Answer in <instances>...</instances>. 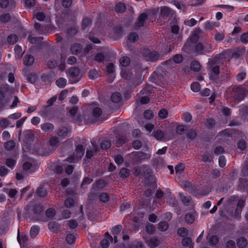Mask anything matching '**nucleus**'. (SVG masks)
I'll list each match as a JSON object with an SVG mask.
<instances>
[{
    "instance_id": "obj_16",
    "label": "nucleus",
    "mask_w": 248,
    "mask_h": 248,
    "mask_svg": "<svg viewBox=\"0 0 248 248\" xmlns=\"http://www.w3.org/2000/svg\"><path fill=\"white\" fill-rule=\"evenodd\" d=\"M146 242L151 248H154L158 246L160 243L159 239L155 237H152L146 240Z\"/></svg>"
},
{
    "instance_id": "obj_35",
    "label": "nucleus",
    "mask_w": 248,
    "mask_h": 248,
    "mask_svg": "<svg viewBox=\"0 0 248 248\" xmlns=\"http://www.w3.org/2000/svg\"><path fill=\"white\" fill-rule=\"evenodd\" d=\"M126 7L124 4L120 3L115 6V11L117 13H123L125 11Z\"/></svg>"
},
{
    "instance_id": "obj_18",
    "label": "nucleus",
    "mask_w": 248,
    "mask_h": 248,
    "mask_svg": "<svg viewBox=\"0 0 248 248\" xmlns=\"http://www.w3.org/2000/svg\"><path fill=\"white\" fill-rule=\"evenodd\" d=\"M220 25L218 22L215 21H206L204 24V28L205 30H212L214 28L218 27Z\"/></svg>"
},
{
    "instance_id": "obj_26",
    "label": "nucleus",
    "mask_w": 248,
    "mask_h": 248,
    "mask_svg": "<svg viewBox=\"0 0 248 248\" xmlns=\"http://www.w3.org/2000/svg\"><path fill=\"white\" fill-rule=\"evenodd\" d=\"M100 76V71L95 69H92L89 72V77L91 79H94Z\"/></svg>"
},
{
    "instance_id": "obj_56",
    "label": "nucleus",
    "mask_w": 248,
    "mask_h": 248,
    "mask_svg": "<svg viewBox=\"0 0 248 248\" xmlns=\"http://www.w3.org/2000/svg\"><path fill=\"white\" fill-rule=\"evenodd\" d=\"M146 231L147 232L150 234H153L155 232V228L154 226L152 224L147 225L146 226Z\"/></svg>"
},
{
    "instance_id": "obj_28",
    "label": "nucleus",
    "mask_w": 248,
    "mask_h": 248,
    "mask_svg": "<svg viewBox=\"0 0 248 248\" xmlns=\"http://www.w3.org/2000/svg\"><path fill=\"white\" fill-rule=\"evenodd\" d=\"M122 99V96L119 93H113L111 96V100L112 102L117 103L120 101Z\"/></svg>"
},
{
    "instance_id": "obj_38",
    "label": "nucleus",
    "mask_w": 248,
    "mask_h": 248,
    "mask_svg": "<svg viewBox=\"0 0 248 248\" xmlns=\"http://www.w3.org/2000/svg\"><path fill=\"white\" fill-rule=\"evenodd\" d=\"M33 160L31 158L29 159L27 161H26L23 165V168L24 170H30L32 166Z\"/></svg>"
},
{
    "instance_id": "obj_25",
    "label": "nucleus",
    "mask_w": 248,
    "mask_h": 248,
    "mask_svg": "<svg viewBox=\"0 0 248 248\" xmlns=\"http://www.w3.org/2000/svg\"><path fill=\"white\" fill-rule=\"evenodd\" d=\"M12 0L10 1L9 0H0V7L3 9H5L10 6L11 8H13L15 6L14 4H13Z\"/></svg>"
},
{
    "instance_id": "obj_34",
    "label": "nucleus",
    "mask_w": 248,
    "mask_h": 248,
    "mask_svg": "<svg viewBox=\"0 0 248 248\" xmlns=\"http://www.w3.org/2000/svg\"><path fill=\"white\" fill-rule=\"evenodd\" d=\"M39 232V228L37 226H32L30 230V235L32 238L35 237Z\"/></svg>"
},
{
    "instance_id": "obj_19",
    "label": "nucleus",
    "mask_w": 248,
    "mask_h": 248,
    "mask_svg": "<svg viewBox=\"0 0 248 248\" xmlns=\"http://www.w3.org/2000/svg\"><path fill=\"white\" fill-rule=\"evenodd\" d=\"M122 229V226L121 225H116L112 229V233L114 235V240L115 243H116L118 242L117 235L120 233Z\"/></svg>"
},
{
    "instance_id": "obj_3",
    "label": "nucleus",
    "mask_w": 248,
    "mask_h": 248,
    "mask_svg": "<svg viewBox=\"0 0 248 248\" xmlns=\"http://www.w3.org/2000/svg\"><path fill=\"white\" fill-rule=\"evenodd\" d=\"M246 90L242 86H234L232 88L231 96L235 100L240 101L244 99Z\"/></svg>"
},
{
    "instance_id": "obj_36",
    "label": "nucleus",
    "mask_w": 248,
    "mask_h": 248,
    "mask_svg": "<svg viewBox=\"0 0 248 248\" xmlns=\"http://www.w3.org/2000/svg\"><path fill=\"white\" fill-rule=\"evenodd\" d=\"M158 228L160 231L164 232L168 230L169 224L166 221H162L159 223Z\"/></svg>"
},
{
    "instance_id": "obj_54",
    "label": "nucleus",
    "mask_w": 248,
    "mask_h": 248,
    "mask_svg": "<svg viewBox=\"0 0 248 248\" xmlns=\"http://www.w3.org/2000/svg\"><path fill=\"white\" fill-rule=\"evenodd\" d=\"M109 199V195L106 193H102L99 195V199L103 202H108Z\"/></svg>"
},
{
    "instance_id": "obj_60",
    "label": "nucleus",
    "mask_w": 248,
    "mask_h": 248,
    "mask_svg": "<svg viewBox=\"0 0 248 248\" xmlns=\"http://www.w3.org/2000/svg\"><path fill=\"white\" fill-rule=\"evenodd\" d=\"M144 117L146 119H151L153 118L154 114L151 110H146L144 112Z\"/></svg>"
},
{
    "instance_id": "obj_23",
    "label": "nucleus",
    "mask_w": 248,
    "mask_h": 248,
    "mask_svg": "<svg viewBox=\"0 0 248 248\" xmlns=\"http://www.w3.org/2000/svg\"><path fill=\"white\" fill-rule=\"evenodd\" d=\"M147 17V15L146 13L141 14L138 17V21L136 22V25L139 27L143 26Z\"/></svg>"
},
{
    "instance_id": "obj_33",
    "label": "nucleus",
    "mask_w": 248,
    "mask_h": 248,
    "mask_svg": "<svg viewBox=\"0 0 248 248\" xmlns=\"http://www.w3.org/2000/svg\"><path fill=\"white\" fill-rule=\"evenodd\" d=\"M42 40V37H34L30 36L28 38L29 41L31 44H39Z\"/></svg>"
},
{
    "instance_id": "obj_7",
    "label": "nucleus",
    "mask_w": 248,
    "mask_h": 248,
    "mask_svg": "<svg viewBox=\"0 0 248 248\" xmlns=\"http://www.w3.org/2000/svg\"><path fill=\"white\" fill-rule=\"evenodd\" d=\"M159 9V19L161 21L162 20H165L166 18L173 16V10L167 6L160 7Z\"/></svg>"
},
{
    "instance_id": "obj_39",
    "label": "nucleus",
    "mask_w": 248,
    "mask_h": 248,
    "mask_svg": "<svg viewBox=\"0 0 248 248\" xmlns=\"http://www.w3.org/2000/svg\"><path fill=\"white\" fill-rule=\"evenodd\" d=\"M120 175L123 178H127L130 175V171L126 168H122L120 171Z\"/></svg>"
},
{
    "instance_id": "obj_37",
    "label": "nucleus",
    "mask_w": 248,
    "mask_h": 248,
    "mask_svg": "<svg viewBox=\"0 0 248 248\" xmlns=\"http://www.w3.org/2000/svg\"><path fill=\"white\" fill-rule=\"evenodd\" d=\"M182 201L184 204L186 206L190 205L192 203L191 198L189 196H181Z\"/></svg>"
},
{
    "instance_id": "obj_45",
    "label": "nucleus",
    "mask_w": 248,
    "mask_h": 248,
    "mask_svg": "<svg viewBox=\"0 0 248 248\" xmlns=\"http://www.w3.org/2000/svg\"><path fill=\"white\" fill-rule=\"evenodd\" d=\"M192 44L193 43L191 42L190 40H189L188 39L185 44L183 49L186 52H188L189 51H190L192 48Z\"/></svg>"
},
{
    "instance_id": "obj_29",
    "label": "nucleus",
    "mask_w": 248,
    "mask_h": 248,
    "mask_svg": "<svg viewBox=\"0 0 248 248\" xmlns=\"http://www.w3.org/2000/svg\"><path fill=\"white\" fill-rule=\"evenodd\" d=\"M67 83V80L63 78H60L56 81V84L59 88H63Z\"/></svg>"
},
{
    "instance_id": "obj_51",
    "label": "nucleus",
    "mask_w": 248,
    "mask_h": 248,
    "mask_svg": "<svg viewBox=\"0 0 248 248\" xmlns=\"http://www.w3.org/2000/svg\"><path fill=\"white\" fill-rule=\"evenodd\" d=\"M151 154L150 152L148 153H144L142 152H139L138 153V157L140 159H148L151 157Z\"/></svg>"
},
{
    "instance_id": "obj_8",
    "label": "nucleus",
    "mask_w": 248,
    "mask_h": 248,
    "mask_svg": "<svg viewBox=\"0 0 248 248\" xmlns=\"http://www.w3.org/2000/svg\"><path fill=\"white\" fill-rule=\"evenodd\" d=\"M35 152L36 154L39 155H48L51 154V150H49L48 145H43L41 144H38L36 145Z\"/></svg>"
},
{
    "instance_id": "obj_32",
    "label": "nucleus",
    "mask_w": 248,
    "mask_h": 248,
    "mask_svg": "<svg viewBox=\"0 0 248 248\" xmlns=\"http://www.w3.org/2000/svg\"><path fill=\"white\" fill-rule=\"evenodd\" d=\"M17 36L14 34L9 35L7 37V42L10 45H13L17 41Z\"/></svg>"
},
{
    "instance_id": "obj_52",
    "label": "nucleus",
    "mask_w": 248,
    "mask_h": 248,
    "mask_svg": "<svg viewBox=\"0 0 248 248\" xmlns=\"http://www.w3.org/2000/svg\"><path fill=\"white\" fill-rule=\"evenodd\" d=\"M6 193L11 198H14L18 193V191L16 189L10 188L7 189Z\"/></svg>"
},
{
    "instance_id": "obj_61",
    "label": "nucleus",
    "mask_w": 248,
    "mask_h": 248,
    "mask_svg": "<svg viewBox=\"0 0 248 248\" xmlns=\"http://www.w3.org/2000/svg\"><path fill=\"white\" fill-rule=\"evenodd\" d=\"M139 39L138 34L135 32L130 33L128 36V40L129 41L134 42Z\"/></svg>"
},
{
    "instance_id": "obj_15",
    "label": "nucleus",
    "mask_w": 248,
    "mask_h": 248,
    "mask_svg": "<svg viewBox=\"0 0 248 248\" xmlns=\"http://www.w3.org/2000/svg\"><path fill=\"white\" fill-rule=\"evenodd\" d=\"M201 32L202 30L200 29V28H196L194 30L190 37L188 38V39L190 40L191 42L193 43H196L199 39V35Z\"/></svg>"
},
{
    "instance_id": "obj_59",
    "label": "nucleus",
    "mask_w": 248,
    "mask_h": 248,
    "mask_svg": "<svg viewBox=\"0 0 248 248\" xmlns=\"http://www.w3.org/2000/svg\"><path fill=\"white\" fill-rule=\"evenodd\" d=\"M37 195L41 197H44L46 195V190L43 187L39 188L36 191Z\"/></svg>"
},
{
    "instance_id": "obj_17",
    "label": "nucleus",
    "mask_w": 248,
    "mask_h": 248,
    "mask_svg": "<svg viewBox=\"0 0 248 248\" xmlns=\"http://www.w3.org/2000/svg\"><path fill=\"white\" fill-rule=\"evenodd\" d=\"M41 128L45 132L50 133L54 129V126L50 123L46 122L41 125Z\"/></svg>"
},
{
    "instance_id": "obj_48",
    "label": "nucleus",
    "mask_w": 248,
    "mask_h": 248,
    "mask_svg": "<svg viewBox=\"0 0 248 248\" xmlns=\"http://www.w3.org/2000/svg\"><path fill=\"white\" fill-rule=\"evenodd\" d=\"M11 19L9 14H4L0 16V21L2 23L8 22Z\"/></svg>"
},
{
    "instance_id": "obj_46",
    "label": "nucleus",
    "mask_w": 248,
    "mask_h": 248,
    "mask_svg": "<svg viewBox=\"0 0 248 248\" xmlns=\"http://www.w3.org/2000/svg\"><path fill=\"white\" fill-rule=\"evenodd\" d=\"M215 124V121L213 119H208L204 123L205 126L208 128H212Z\"/></svg>"
},
{
    "instance_id": "obj_6",
    "label": "nucleus",
    "mask_w": 248,
    "mask_h": 248,
    "mask_svg": "<svg viewBox=\"0 0 248 248\" xmlns=\"http://www.w3.org/2000/svg\"><path fill=\"white\" fill-rule=\"evenodd\" d=\"M69 80L72 83H76L82 77L79 70L76 67L71 68L69 70Z\"/></svg>"
},
{
    "instance_id": "obj_55",
    "label": "nucleus",
    "mask_w": 248,
    "mask_h": 248,
    "mask_svg": "<svg viewBox=\"0 0 248 248\" xmlns=\"http://www.w3.org/2000/svg\"><path fill=\"white\" fill-rule=\"evenodd\" d=\"M15 52L17 57H21L23 54L21 47L18 45H16L15 47Z\"/></svg>"
},
{
    "instance_id": "obj_31",
    "label": "nucleus",
    "mask_w": 248,
    "mask_h": 248,
    "mask_svg": "<svg viewBox=\"0 0 248 248\" xmlns=\"http://www.w3.org/2000/svg\"><path fill=\"white\" fill-rule=\"evenodd\" d=\"M120 64L124 67L127 66L130 62V59L127 57H123L120 59Z\"/></svg>"
},
{
    "instance_id": "obj_62",
    "label": "nucleus",
    "mask_w": 248,
    "mask_h": 248,
    "mask_svg": "<svg viewBox=\"0 0 248 248\" xmlns=\"http://www.w3.org/2000/svg\"><path fill=\"white\" fill-rule=\"evenodd\" d=\"M94 60L97 62H103L104 60V56L102 53H98L95 55Z\"/></svg>"
},
{
    "instance_id": "obj_64",
    "label": "nucleus",
    "mask_w": 248,
    "mask_h": 248,
    "mask_svg": "<svg viewBox=\"0 0 248 248\" xmlns=\"http://www.w3.org/2000/svg\"><path fill=\"white\" fill-rule=\"evenodd\" d=\"M241 41L244 44L248 43V32H245L240 36Z\"/></svg>"
},
{
    "instance_id": "obj_11",
    "label": "nucleus",
    "mask_w": 248,
    "mask_h": 248,
    "mask_svg": "<svg viewBox=\"0 0 248 248\" xmlns=\"http://www.w3.org/2000/svg\"><path fill=\"white\" fill-rule=\"evenodd\" d=\"M151 136L157 140L165 141L169 139L166 138V135L164 132L160 129H157L154 131Z\"/></svg>"
},
{
    "instance_id": "obj_20",
    "label": "nucleus",
    "mask_w": 248,
    "mask_h": 248,
    "mask_svg": "<svg viewBox=\"0 0 248 248\" xmlns=\"http://www.w3.org/2000/svg\"><path fill=\"white\" fill-rule=\"evenodd\" d=\"M70 130L65 127H62L60 128L57 132L58 135L62 139L65 138L67 137L70 132Z\"/></svg>"
},
{
    "instance_id": "obj_42",
    "label": "nucleus",
    "mask_w": 248,
    "mask_h": 248,
    "mask_svg": "<svg viewBox=\"0 0 248 248\" xmlns=\"http://www.w3.org/2000/svg\"><path fill=\"white\" fill-rule=\"evenodd\" d=\"M15 146V142L11 140L7 141L4 144V147L8 150H11L13 149Z\"/></svg>"
},
{
    "instance_id": "obj_40",
    "label": "nucleus",
    "mask_w": 248,
    "mask_h": 248,
    "mask_svg": "<svg viewBox=\"0 0 248 248\" xmlns=\"http://www.w3.org/2000/svg\"><path fill=\"white\" fill-rule=\"evenodd\" d=\"M182 244L185 247H190L193 246V244L192 243V240L189 237H185L182 240Z\"/></svg>"
},
{
    "instance_id": "obj_2",
    "label": "nucleus",
    "mask_w": 248,
    "mask_h": 248,
    "mask_svg": "<svg viewBox=\"0 0 248 248\" xmlns=\"http://www.w3.org/2000/svg\"><path fill=\"white\" fill-rule=\"evenodd\" d=\"M213 50V45L207 42L198 43L194 48V52L197 54H204Z\"/></svg>"
},
{
    "instance_id": "obj_12",
    "label": "nucleus",
    "mask_w": 248,
    "mask_h": 248,
    "mask_svg": "<svg viewBox=\"0 0 248 248\" xmlns=\"http://www.w3.org/2000/svg\"><path fill=\"white\" fill-rule=\"evenodd\" d=\"M59 142V141L57 137L52 136L50 138L48 144L47 145H48L49 150H51L52 153L58 147Z\"/></svg>"
},
{
    "instance_id": "obj_10",
    "label": "nucleus",
    "mask_w": 248,
    "mask_h": 248,
    "mask_svg": "<svg viewBox=\"0 0 248 248\" xmlns=\"http://www.w3.org/2000/svg\"><path fill=\"white\" fill-rule=\"evenodd\" d=\"M144 55L148 61L155 62L159 59L160 56L155 51H151L149 50H145Z\"/></svg>"
},
{
    "instance_id": "obj_44",
    "label": "nucleus",
    "mask_w": 248,
    "mask_h": 248,
    "mask_svg": "<svg viewBox=\"0 0 248 248\" xmlns=\"http://www.w3.org/2000/svg\"><path fill=\"white\" fill-rule=\"evenodd\" d=\"M237 245L240 248H244L247 245V241L244 238L241 237L238 239Z\"/></svg>"
},
{
    "instance_id": "obj_21",
    "label": "nucleus",
    "mask_w": 248,
    "mask_h": 248,
    "mask_svg": "<svg viewBox=\"0 0 248 248\" xmlns=\"http://www.w3.org/2000/svg\"><path fill=\"white\" fill-rule=\"evenodd\" d=\"M195 212L194 210L191 211L190 213L186 214L185 216V221L188 224H191L195 220Z\"/></svg>"
},
{
    "instance_id": "obj_53",
    "label": "nucleus",
    "mask_w": 248,
    "mask_h": 248,
    "mask_svg": "<svg viewBox=\"0 0 248 248\" xmlns=\"http://www.w3.org/2000/svg\"><path fill=\"white\" fill-rule=\"evenodd\" d=\"M200 85L198 82H194L191 85V89L194 92H198L200 90Z\"/></svg>"
},
{
    "instance_id": "obj_41",
    "label": "nucleus",
    "mask_w": 248,
    "mask_h": 248,
    "mask_svg": "<svg viewBox=\"0 0 248 248\" xmlns=\"http://www.w3.org/2000/svg\"><path fill=\"white\" fill-rule=\"evenodd\" d=\"M111 143L108 140H103L100 146L103 150H107L110 147Z\"/></svg>"
},
{
    "instance_id": "obj_63",
    "label": "nucleus",
    "mask_w": 248,
    "mask_h": 248,
    "mask_svg": "<svg viewBox=\"0 0 248 248\" xmlns=\"http://www.w3.org/2000/svg\"><path fill=\"white\" fill-rule=\"evenodd\" d=\"M168 114V111L165 109H162L158 112V116L161 119L167 118Z\"/></svg>"
},
{
    "instance_id": "obj_50",
    "label": "nucleus",
    "mask_w": 248,
    "mask_h": 248,
    "mask_svg": "<svg viewBox=\"0 0 248 248\" xmlns=\"http://www.w3.org/2000/svg\"><path fill=\"white\" fill-rule=\"evenodd\" d=\"M106 68L108 73L113 77V72L114 71V64L112 63H109L107 65Z\"/></svg>"
},
{
    "instance_id": "obj_49",
    "label": "nucleus",
    "mask_w": 248,
    "mask_h": 248,
    "mask_svg": "<svg viewBox=\"0 0 248 248\" xmlns=\"http://www.w3.org/2000/svg\"><path fill=\"white\" fill-rule=\"evenodd\" d=\"M102 110L99 107L93 108L92 111L93 115L96 118L99 117L102 114Z\"/></svg>"
},
{
    "instance_id": "obj_27",
    "label": "nucleus",
    "mask_w": 248,
    "mask_h": 248,
    "mask_svg": "<svg viewBox=\"0 0 248 248\" xmlns=\"http://www.w3.org/2000/svg\"><path fill=\"white\" fill-rule=\"evenodd\" d=\"M190 67L191 69L193 71L195 72H198L201 69V65L198 61H194L191 62Z\"/></svg>"
},
{
    "instance_id": "obj_58",
    "label": "nucleus",
    "mask_w": 248,
    "mask_h": 248,
    "mask_svg": "<svg viewBox=\"0 0 248 248\" xmlns=\"http://www.w3.org/2000/svg\"><path fill=\"white\" fill-rule=\"evenodd\" d=\"M197 23V21L194 18H192L189 20H187L185 22V25L189 26L192 27L196 25Z\"/></svg>"
},
{
    "instance_id": "obj_30",
    "label": "nucleus",
    "mask_w": 248,
    "mask_h": 248,
    "mask_svg": "<svg viewBox=\"0 0 248 248\" xmlns=\"http://www.w3.org/2000/svg\"><path fill=\"white\" fill-rule=\"evenodd\" d=\"M76 239V235L72 233H69L67 235L65 240L69 244H73Z\"/></svg>"
},
{
    "instance_id": "obj_47",
    "label": "nucleus",
    "mask_w": 248,
    "mask_h": 248,
    "mask_svg": "<svg viewBox=\"0 0 248 248\" xmlns=\"http://www.w3.org/2000/svg\"><path fill=\"white\" fill-rule=\"evenodd\" d=\"M177 233L181 237H186L188 234V230L185 228H180L178 230Z\"/></svg>"
},
{
    "instance_id": "obj_1",
    "label": "nucleus",
    "mask_w": 248,
    "mask_h": 248,
    "mask_svg": "<svg viewBox=\"0 0 248 248\" xmlns=\"http://www.w3.org/2000/svg\"><path fill=\"white\" fill-rule=\"evenodd\" d=\"M12 98V92L8 85H3L0 88V109L6 106Z\"/></svg>"
},
{
    "instance_id": "obj_4",
    "label": "nucleus",
    "mask_w": 248,
    "mask_h": 248,
    "mask_svg": "<svg viewBox=\"0 0 248 248\" xmlns=\"http://www.w3.org/2000/svg\"><path fill=\"white\" fill-rule=\"evenodd\" d=\"M84 154V149L82 145L78 144L77 146L75 153L73 156L67 158V161L70 163L76 162L80 159Z\"/></svg>"
},
{
    "instance_id": "obj_14",
    "label": "nucleus",
    "mask_w": 248,
    "mask_h": 248,
    "mask_svg": "<svg viewBox=\"0 0 248 248\" xmlns=\"http://www.w3.org/2000/svg\"><path fill=\"white\" fill-rule=\"evenodd\" d=\"M69 113H70L73 120L76 123H79L81 121V117L78 112V108L76 107H73L70 110Z\"/></svg>"
},
{
    "instance_id": "obj_5",
    "label": "nucleus",
    "mask_w": 248,
    "mask_h": 248,
    "mask_svg": "<svg viewBox=\"0 0 248 248\" xmlns=\"http://www.w3.org/2000/svg\"><path fill=\"white\" fill-rule=\"evenodd\" d=\"M245 199H241L238 201L236 208L234 212H231L229 210L228 212L230 215L232 217L239 219L240 217V214L242 211L243 208L245 205Z\"/></svg>"
},
{
    "instance_id": "obj_9",
    "label": "nucleus",
    "mask_w": 248,
    "mask_h": 248,
    "mask_svg": "<svg viewBox=\"0 0 248 248\" xmlns=\"http://www.w3.org/2000/svg\"><path fill=\"white\" fill-rule=\"evenodd\" d=\"M217 61V58H214L210 59L208 62L209 69L215 75H217L219 73V67L218 65H216Z\"/></svg>"
},
{
    "instance_id": "obj_57",
    "label": "nucleus",
    "mask_w": 248,
    "mask_h": 248,
    "mask_svg": "<svg viewBox=\"0 0 248 248\" xmlns=\"http://www.w3.org/2000/svg\"><path fill=\"white\" fill-rule=\"evenodd\" d=\"M43 207L39 204L35 205L32 208V211L35 214H39L43 211Z\"/></svg>"
},
{
    "instance_id": "obj_43",
    "label": "nucleus",
    "mask_w": 248,
    "mask_h": 248,
    "mask_svg": "<svg viewBox=\"0 0 248 248\" xmlns=\"http://www.w3.org/2000/svg\"><path fill=\"white\" fill-rule=\"evenodd\" d=\"M48 226L49 229L53 232H56L58 229V224L55 222H50Z\"/></svg>"
},
{
    "instance_id": "obj_22",
    "label": "nucleus",
    "mask_w": 248,
    "mask_h": 248,
    "mask_svg": "<svg viewBox=\"0 0 248 248\" xmlns=\"http://www.w3.org/2000/svg\"><path fill=\"white\" fill-rule=\"evenodd\" d=\"M34 61V57L31 55H26L23 58V62L25 65L30 66L33 64Z\"/></svg>"
},
{
    "instance_id": "obj_24",
    "label": "nucleus",
    "mask_w": 248,
    "mask_h": 248,
    "mask_svg": "<svg viewBox=\"0 0 248 248\" xmlns=\"http://www.w3.org/2000/svg\"><path fill=\"white\" fill-rule=\"evenodd\" d=\"M70 50L71 52L74 54H78L82 50V47L79 44H74L71 46Z\"/></svg>"
},
{
    "instance_id": "obj_13",
    "label": "nucleus",
    "mask_w": 248,
    "mask_h": 248,
    "mask_svg": "<svg viewBox=\"0 0 248 248\" xmlns=\"http://www.w3.org/2000/svg\"><path fill=\"white\" fill-rule=\"evenodd\" d=\"M91 143L92 144V148L87 150L86 152V156L88 158H91L95 155L99 150L98 147L97 146L94 141L92 140Z\"/></svg>"
}]
</instances>
